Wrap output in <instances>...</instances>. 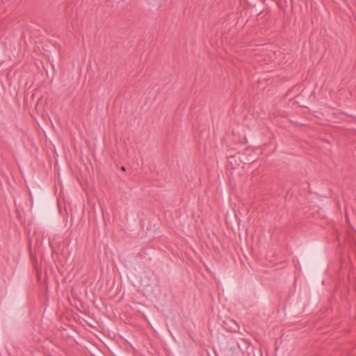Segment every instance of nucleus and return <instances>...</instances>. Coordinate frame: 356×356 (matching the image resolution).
Segmentation results:
<instances>
[{
    "instance_id": "nucleus-1",
    "label": "nucleus",
    "mask_w": 356,
    "mask_h": 356,
    "mask_svg": "<svg viewBox=\"0 0 356 356\" xmlns=\"http://www.w3.org/2000/svg\"><path fill=\"white\" fill-rule=\"evenodd\" d=\"M121 170L123 171V172H125V168L124 167H121Z\"/></svg>"
}]
</instances>
